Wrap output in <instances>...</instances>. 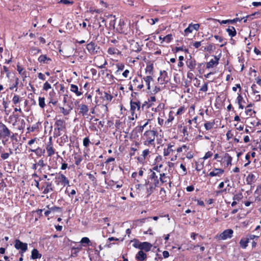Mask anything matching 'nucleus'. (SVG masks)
<instances>
[{
  "mask_svg": "<svg viewBox=\"0 0 261 261\" xmlns=\"http://www.w3.org/2000/svg\"><path fill=\"white\" fill-rule=\"evenodd\" d=\"M156 132L152 130H149L146 131L143 135L142 137L144 140L143 144L145 145L149 146L150 145L154 144V140Z\"/></svg>",
  "mask_w": 261,
  "mask_h": 261,
  "instance_id": "1",
  "label": "nucleus"
},
{
  "mask_svg": "<svg viewBox=\"0 0 261 261\" xmlns=\"http://www.w3.org/2000/svg\"><path fill=\"white\" fill-rule=\"evenodd\" d=\"M55 183L57 185H62L64 187L70 186L69 180L61 172H59L55 177Z\"/></svg>",
  "mask_w": 261,
  "mask_h": 261,
  "instance_id": "2",
  "label": "nucleus"
},
{
  "mask_svg": "<svg viewBox=\"0 0 261 261\" xmlns=\"http://www.w3.org/2000/svg\"><path fill=\"white\" fill-rule=\"evenodd\" d=\"M14 247L19 250V253L23 256V253L28 250V244L23 243L19 239H16L15 241Z\"/></svg>",
  "mask_w": 261,
  "mask_h": 261,
  "instance_id": "3",
  "label": "nucleus"
},
{
  "mask_svg": "<svg viewBox=\"0 0 261 261\" xmlns=\"http://www.w3.org/2000/svg\"><path fill=\"white\" fill-rule=\"evenodd\" d=\"M130 112H131V115L132 116H134L135 115V118H137V115L135 114V112L136 110L139 111L141 109V103L140 101L136 100H131L130 101Z\"/></svg>",
  "mask_w": 261,
  "mask_h": 261,
  "instance_id": "4",
  "label": "nucleus"
},
{
  "mask_svg": "<svg viewBox=\"0 0 261 261\" xmlns=\"http://www.w3.org/2000/svg\"><path fill=\"white\" fill-rule=\"evenodd\" d=\"M200 28L199 23L193 24L192 23L189 24L188 28L184 30V35L187 36L189 34L192 33L194 30L198 31Z\"/></svg>",
  "mask_w": 261,
  "mask_h": 261,
  "instance_id": "5",
  "label": "nucleus"
},
{
  "mask_svg": "<svg viewBox=\"0 0 261 261\" xmlns=\"http://www.w3.org/2000/svg\"><path fill=\"white\" fill-rule=\"evenodd\" d=\"M160 76L158 79V81L161 85L166 84L170 80L168 76V73L165 70L160 71Z\"/></svg>",
  "mask_w": 261,
  "mask_h": 261,
  "instance_id": "6",
  "label": "nucleus"
},
{
  "mask_svg": "<svg viewBox=\"0 0 261 261\" xmlns=\"http://www.w3.org/2000/svg\"><path fill=\"white\" fill-rule=\"evenodd\" d=\"M10 135L11 132L7 126L3 123H0V137H9Z\"/></svg>",
  "mask_w": 261,
  "mask_h": 261,
  "instance_id": "7",
  "label": "nucleus"
},
{
  "mask_svg": "<svg viewBox=\"0 0 261 261\" xmlns=\"http://www.w3.org/2000/svg\"><path fill=\"white\" fill-rule=\"evenodd\" d=\"M86 48L90 54L95 55L97 53V49H99V47L95 42L91 41L87 44Z\"/></svg>",
  "mask_w": 261,
  "mask_h": 261,
  "instance_id": "8",
  "label": "nucleus"
},
{
  "mask_svg": "<svg viewBox=\"0 0 261 261\" xmlns=\"http://www.w3.org/2000/svg\"><path fill=\"white\" fill-rule=\"evenodd\" d=\"M233 231L231 229H227L224 230L220 234V238L222 240H225L227 239H230L232 237Z\"/></svg>",
  "mask_w": 261,
  "mask_h": 261,
  "instance_id": "9",
  "label": "nucleus"
},
{
  "mask_svg": "<svg viewBox=\"0 0 261 261\" xmlns=\"http://www.w3.org/2000/svg\"><path fill=\"white\" fill-rule=\"evenodd\" d=\"M46 150L48 156H51L55 153V149L54 148L53 143L51 141V138H49V141L46 146Z\"/></svg>",
  "mask_w": 261,
  "mask_h": 261,
  "instance_id": "10",
  "label": "nucleus"
},
{
  "mask_svg": "<svg viewBox=\"0 0 261 261\" xmlns=\"http://www.w3.org/2000/svg\"><path fill=\"white\" fill-rule=\"evenodd\" d=\"M149 177L152 180L153 184H154L155 186H159L161 185V184H160V181L158 175L155 172L152 171L151 169H150V174L149 175Z\"/></svg>",
  "mask_w": 261,
  "mask_h": 261,
  "instance_id": "11",
  "label": "nucleus"
},
{
  "mask_svg": "<svg viewBox=\"0 0 261 261\" xmlns=\"http://www.w3.org/2000/svg\"><path fill=\"white\" fill-rule=\"evenodd\" d=\"M224 172V170L221 168H214V169L211 171L208 174V176L210 177L214 176H220L223 174Z\"/></svg>",
  "mask_w": 261,
  "mask_h": 261,
  "instance_id": "12",
  "label": "nucleus"
},
{
  "mask_svg": "<svg viewBox=\"0 0 261 261\" xmlns=\"http://www.w3.org/2000/svg\"><path fill=\"white\" fill-rule=\"evenodd\" d=\"M144 186H146V193L147 194V196H150L153 192L154 190L155 189V187L157 186H155L154 184L151 183L149 184V181H146L145 184Z\"/></svg>",
  "mask_w": 261,
  "mask_h": 261,
  "instance_id": "13",
  "label": "nucleus"
},
{
  "mask_svg": "<svg viewBox=\"0 0 261 261\" xmlns=\"http://www.w3.org/2000/svg\"><path fill=\"white\" fill-rule=\"evenodd\" d=\"M55 125L57 126V128L59 132L63 131L65 128V121L63 120H57Z\"/></svg>",
  "mask_w": 261,
  "mask_h": 261,
  "instance_id": "14",
  "label": "nucleus"
},
{
  "mask_svg": "<svg viewBox=\"0 0 261 261\" xmlns=\"http://www.w3.org/2000/svg\"><path fill=\"white\" fill-rule=\"evenodd\" d=\"M80 243L82 244L83 247H86L90 245L92 246V247H95L96 245V243H92L88 237L82 238Z\"/></svg>",
  "mask_w": 261,
  "mask_h": 261,
  "instance_id": "15",
  "label": "nucleus"
},
{
  "mask_svg": "<svg viewBox=\"0 0 261 261\" xmlns=\"http://www.w3.org/2000/svg\"><path fill=\"white\" fill-rule=\"evenodd\" d=\"M96 91L98 92L99 94L101 95V97L104 100H106L108 102H110L113 98L112 95L107 92H104L103 93L100 92L99 89L97 90Z\"/></svg>",
  "mask_w": 261,
  "mask_h": 261,
  "instance_id": "16",
  "label": "nucleus"
},
{
  "mask_svg": "<svg viewBox=\"0 0 261 261\" xmlns=\"http://www.w3.org/2000/svg\"><path fill=\"white\" fill-rule=\"evenodd\" d=\"M80 108V114H82L83 116H87L88 112L89 111V108L88 106L85 104H81L79 105Z\"/></svg>",
  "mask_w": 261,
  "mask_h": 261,
  "instance_id": "17",
  "label": "nucleus"
},
{
  "mask_svg": "<svg viewBox=\"0 0 261 261\" xmlns=\"http://www.w3.org/2000/svg\"><path fill=\"white\" fill-rule=\"evenodd\" d=\"M219 63V58L215 56L214 59H211L206 64V68H210L213 67L214 66L217 65Z\"/></svg>",
  "mask_w": 261,
  "mask_h": 261,
  "instance_id": "18",
  "label": "nucleus"
},
{
  "mask_svg": "<svg viewBox=\"0 0 261 261\" xmlns=\"http://www.w3.org/2000/svg\"><path fill=\"white\" fill-rule=\"evenodd\" d=\"M187 65L190 70L192 71H194L196 66V61L194 59H189L187 61Z\"/></svg>",
  "mask_w": 261,
  "mask_h": 261,
  "instance_id": "19",
  "label": "nucleus"
},
{
  "mask_svg": "<svg viewBox=\"0 0 261 261\" xmlns=\"http://www.w3.org/2000/svg\"><path fill=\"white\" fill-rule=\"evenodd\" d=\"M125 25V23L123 20L120 19L119 21L118 25L117 28V31L119 33H125V31L124 30V26Z\"/></svg>",
  "mask_w": 261,
  "mask_h": 261,
  "instance_id": "20",
  "label": "nucleus"
},
{
  "mask_svg": "<svg viewBox=\"0 0 261 261\" xmlns=\"http://www.w3.org/2000/svg\"><path fill=\"white\" fill-rule=\"evenodd\" d=\"M150 151L148 149H145L143 151L142 154L140 156H139L137 159L138 161L139 162H144L147 155L149 154Z\"/></svg>",
  "mask_w": 261,
  "mask_h": 261,
  "instance_id": "21",
  "label": "nucleus"
},
{
  "mask_svg": "<svg viewBox=\"0 0 261 261\" xmlns=\"http://www.w3.org/2000/svg\"><path fill=\"white\" fill-rule=\"evenodd\" d=\"M45 187H44V189L43 191V193L44 194H47L50 192H52L53 189V187L52 183L50 182H46L45 183Z\"/></svg>",
  "mask_w": 261,
  "mask_h": 261,
  "instance_id": "22",
  "label": "nucleus"
},
{
  "mask_svg": "<svg viewBox=\"0 0 261 261\" xmlns=\"http://www.w3.org/2000/svg\"><path fill=\"white\" fill-rule=\"evenodd\" d=\"M252 106L253 105L252 103H250L245 108V113L247 116L252 117L253 115L255 114V111L252 110L251 109Z\"/></svg>",
  "mask_w": 261,
  "mask_h": 261,
  "instance_id": "23",
  "label": "nucleus"
},
{
  "mask_svg": "<svg viewBox=\"0 0 261 261\" xmlns=\"http://www.w3.org/2000/svg\"><path fill=\"white\" fill-rule=\"evenodd\" d=\"M17 70L19 74L22 76L23 78V80H24V79L27 77V72L24 70V69L21 66L17 65Z\"/></svg>",
  "mask_w": 261,
  "mask_h": 261,
  "instance_id": "24",
  "label": "nucleus"
},
{
  "mask_svg": "<svg viewBox=\"0 0 261 261\" xmlns=\"http://www.w3.org/2000/svg\"><path fill=\"white\" fill-rule=\"evenodd\" d=\"M147 255L143 251L140 250L136 255V258L138 260L143 261L146 259Z\"/></svg>",
  "mask_w": 261,
  "mask_h": 261,
  "instance_id": "25",
  "label": "nucleus"
},
{
  "mask_svg": "<svg viewBox=\"0 0 261 261\" xmlns=\"http://www.w3.org/2000/svg\"><path fill=\"white\" fill-rule=\"evenodd\" d=\"M224 162H226L227 166L232 165V158L228 153H225L223 156Z\"/></svg>",
  "mask_w": 261,
  "mask_h": 261,
  "instance_id": "26",
  "label": "nucleus"
},
{
  "mask_svg": "<svg viewBox=\"0 0 261 261\" xmlns=\"http://www.w3.org/2000/svg\"><path fill=\"white\" fill-rule=\"evenodd\" d=\"M152 245L147 242H144L142 243V246L141 250L143 251L144 250L146 252H148L150 250Z\"/></svg>",
  "mask_w": 261,
  "mask_h": 261,
  "instance_id": "27",
  "label": "nucleus"
},
{
  "mask_svg": "<svg viewBox=\"0 0 261 261\" xmlns=\"http://www.w3.org/2000/svg\"><path fill=\"white\" fill-rule=\"evenodd\" d=\"M41 256V254L39 253V251L37 249L34 248L32 250L31 256V259H36L37 258H40Z\"/></svg>",
  "mask_w": 261,
  "mask_h": 261,
  "instance_id": "28",
  "label": "nucleus"
},
{
  "mask_svg": "<svg viewBox=\"0 0 261 261\" xmlns=\"http://www.w3.org/2000/svg\"><path fill=\"white\" fill-rule=\"evenodd\" d=\"M96 20L97 21L99 28H102L101 30H103L104 27H107L106 21L105 19L102 17H100L99 18H97Z\"/></svg>",
  "mask_w": 261,
  "mask_h": 261,
  "instance_id": "29",
  "label": "nucleus"
},
{
  "mask_svg": "<svg viewBox=\"0 0 261 261\" xmlns=\"http://www.w3.org/2000/svg\"><path fill=\"white\" fill-rule=\"evenodd\" d=\"M237 101L239 105V109H243L244 108L243 103H245V101L241 94H238V96L237 98Z\"/></svg>",
  "mask_w": 261,
  "mask_h": 261,
  "instance_id": "30",
  "label": "nucleus"
},
{
  "mask_svg": "<svg viewBox=\"0 0 261 261\" xmlns=\"http://www.w3.org/2000/svg\"><path fill=\"white\" fill-rule=\"evenodd\" d=\"M70 91L74 93L77 96H81L82 94V92L79 91L78 87L74 84L70 85Z\"/></svg>",
  "mask_w": 261,
  "mask_h": 261,
  "instance_id": "31",
  "label": "nucleus"
},
{
  "mask_svg": "<svg viewBox=\"0 0 261 261\" xmlns=\"http://www.w3.org/2000/svg\"><path fill=\"white\" fill-rule=\"evenodd\" d=\"M107 52L110 55H118L120 54V51L117 48L113 47H109Z\"/></svg>",
  "mask_w": 261,
  "mask_h": 261,
  "instance_id": "32",
  "label": "nucleus"
},
{
  "mask_svg": "<svg viewBox=\"0 0 261 261\" xmlns=\"http://www.w3.org/2000/svg\"><path fill=\"white\" fill-rule=\"evenodd\" d=\"M226 32L228 33V35L231 37H234L237 34L236 30L232 26H229L226 29Z\"/></svg>",
  "mask_w": 261,
  "mask_h": 261,
  "instance_id": "33",
  "label": "nucleus"
},
{
  "mask_svg": "<svg viewBox=\"0 0 261 261\" xmlns=\"http://www.w3.org/2000/svg\"><path fill=\"white\" fill-rule=\"evenodd\" d=\"M160 177L159 181L161 182V184L167 182L168 179H170V176H167V174L165 173H160Z\"/></svg>",
  "mask_w": 261,
  "mask_h": 261,
  "instance_id": "34",
  "label": "nucleus"
},
{
  "mask_svg": "<svg viewBox=\"0 0 261 261\" xmlns=\"http://www.w3.org/2000/svg\"><path fill=\"white\" fill-rule=\"evenodd\" d=\"M38 61L40 63H47L48 61H50L51 59L49 58H48L45 55H42L39 56L38 59Z\"/></svg>",
  "mask_w": 261,
  "mask_h": 261,
  "instance_id": "35",
  "label": "nucleus"
},
{
  "mask_svg": "<svg viewBox=\"0 0 261 261\" xmlns=\"http://www.w3.org/2000/svg\"><path fill=\"white\" fill-rule=\"evenodd\" d=\"M30 151L35 153L38 156H41L44 153L45 150H42L41 148L38 147L35 149H30Z\"/></svg>",
  "mask_w": 261,
  "mask_h": 261,
  "instance_id": "36",
  "label": "nucleus"
},
{
  "mask_svg": "<svg viewBox=\"0 0 261 261\" xmlns=\"http://www.w3.org/2000/svg\"><path fill=\"white\" fill-rule=\"evenodd\" d=\"M153 64H151L149 65H147L145 68V73L147 74V75L152 76L153 74Z\"/></svg>",
  "mask_w": 261,
  "mask_h": 261,
  "instance_id": "37",
  "label": "nucleus"
},
{
  "mask_svg": "<svg viewBox=\"0 0 261 261\" xmlns=\"http://www.w3.org/2000/svg\"><path fill=\"white\" fill-rule=\"evenodd\" d=\"M173 146V145L171 144H169L167 148L164 149L163 154L164 156H168L171 152L173 151V150L172 149Z\"/></svg>",
  "mask_w": 261,
  "mask_h": 261,
  "instance_id": "38",
  "label": "nucleus"
},
{
  "mask_svg": "<svg viewBox=\"0 0 261 261\" xmlns=\"http://www.w3.org/2000/svg\"><path fill=\"white\" fill-rule=\"evenodd\" d=\"M255 180V176L250 173L248 175L246 178V181L248 185H251Z\"/></svg>",
  "mask_w": 261,
  "mask_h": 261,
  "instance_id": "39",
  "label": "nucleus"
},
{
  "mask_svg": "<svg viewBox=\"0 0 261 261\" xmlns=\"http://www.w3.org/2000/svg\"><path fill=\"white\" fill-rule=\"evenodd\" d=\"M143 79L146 83V84L147 86V89L149 90L150 89V82L153 80L152 76L150 75H147L146 76L144 77Z\"/></svg>",
  "mask_w": 261,
  "mask_h": 261,
  "instance_id": "40",
  "label": "nucleus"
},
{
  "mask_svg": "<svg viewBox=\"0 0 261 261\" xmlns=\"http://www.w3.org/2000/svg\"><path fill=\"white\" fill-rule=\"evenodd\" d=\"M248 243V239H242L240 241V245L241 248L245 249L247 247Z\"/></svg>",
  "mask_w": 261,
  "mask_h": 261,
  "instance_id": "41",
  "label": "nucleus"
},
{
  "mask_svg": "<svg viewBox=\"0 0 261 261\" xmlns=\"http://www.w3.org/2000/svg\"><path fill=\"white\" fill-rule=\"evenodd\" d=\"M40 124V122H38L37 123L33 124L31 127H28L27 129L29 132H33L39 128V126Z\"/></svg>",
  "mask_w": 261,
  "mask_h": 261,
  "instance_id": "42",
  "label": "nucleus"
},
{
  "mask_svg": "<svg viewBox=\"0 0 261 261\" xmlns=\"http://www.w3.org/2000/svg\"><path fill=\"white\" fill-rule=\"evenodd\" d=\"M215 125V121L206 122L204 123V126L206 130H209L211 129Z\"/></svg>",
  "mask_w": 261,
  "mask_h": 261,
  "instance_id": "43",
  "label": "nucleus"
},
{
  "mask_svg": "<svg viewBox=\"0 0 261 261\" xmlns=\"http://www.w3.org/2000/svg\"><path fill=\"white\" fill-rule=\"evenodd\" d=\"M18 83H19V79H18V77H15V78L14 83L12 85L10 86V87L9 88L11 90H12L14 88H16L15 91H16L17 90V86H18Z\"/></svg>",
  "mask_w": 261,
  "mask_h": 261,
  "instance_id": "44",
  "label": "nucleus"
},
{
  "mask_svg": "<svg viewBox=\"0 0 261 261\" xmlns=\"http://www.w3.org/2000/svg\"><path fill=\"white\" fill-rule=\"evenodd\" d=\"M38 102L39 107L42 109H44L45 106V98L43 97H39Z\"/></svg>",
  "mask_w": 261,
  "mask_h": 261,
  "instance_id": "45",
  "label": "nucleus"
},
{
  "mask_svg": "<svg viewBox=\"0 0 261 261\" xmlns=\"http://www.w3.org/2000/svg\"><path fill=\"white\" fill-rule=\"evenodd\" d=\"M173 40V37L172 34H168L163 38V41H165L166 43H170Z\"/></svg>",
  "mask_w": 261,
  "mask_h": 261,
  "instance_id": "46",
  "label": "nucleus"
},
{
  "mask_svg": "<svg viewBox=\"0 0 261 261\" xmlns=\"http://www.w3.org/2000/svg\"><path fill=\"white\" fill-rule=\"evenodd\" d=\"M20 98L19 97V96L16 94H15L12 98V102L15 105H17L20 101Z\"/></svg>",
  "mask_w": 261,
  "mask_h": 261,
  "instance_id": "47",
  "label": "nucleus"
},
{
  "mask_svg": "<svg viewBox=\"0 0 261 261\" xmlns=\"http://www.w3.org/2000/svg\"><path fill=\"white\" fill-rule=\"evenodd\" d=\"M91 144V141L88 137H85L83 139V145L85 147L88 148L90 144Z\"/></svg>",
  "mask_w": 261,
  "mask_h": 261,
  "instance_id": "48",
  "label": "nucleus"
},
{
  "mask_svg": "<svg viewBox=\"0 0 261 261\" xmlns=\"http://www.w3.org/2000/svg\"><path fill=\"white\" fill-rule=\"evenodd\" d=\"M150 121V119H147L145 123L142 125L138 126V132H142L144 129V128L148 124L149 122Z\"/></svg>",
  "mask_w": 261,
  "mask_h": 261,
  "instance_id": "49",
  "label": "nucleus"
},
{
  "mask_svg": "<svg viewBox=\"0 0 261 261\" xmlns=\"http://www.w3.org/2000/svg\"><path fill=\"white\" fill-rule=\"evenodd\" d=\"M116 66L117 68V70L115 72L116 74H117L118 72L120 71H122L124 70L125 67L124 64L123 63H118L116 65Z\"/></svg>",
  "mask_w": 261,
  "mask_h": 261,
  "instance_id": "50",
  "label": "nucleus"
},
{
  "mask_svg": "<svg viewBox=\"0 0 261 261\" xmlns=\"http://www.w3.org/2000/svg\"><path fill=\"white\" fill-rule=\"evenodd\" d=\"M133 82L134 83V85L135 86H137V88L138 90H141L144 87V85L142 83V81L141 82V83L140 84H138L137 85L136 83L138 82V80L137 78H135L133 80Z\"/></svg>",
  "mask_w": 261,
  "mask_h": 261,
  "instance_id": "51",
  "label": "nucleus"
},
{
  "mask_svg": "<svg viewBox=\"0 0 261 261\" xmlns=\"http://www.w3.org/2000/svg\"><path fill=\"white\" fill-rule=\"evenodd\" d=\"M260 15V13L259 12H256L252 14L248 15L246 16V18H248V19L249 20H251L253 19L254 16H257L256 17H258Z\"/></svg>",
  "mask_w": 261,
  "mask_h": 261,
  "instance_id": "52",
  "label": "nucleus"
},
{
  "mask_svg": "<svg viewBox=\"0 0 261 261\" xmlns=\"http://www.w3.org/2000/svg\"><path fill=\"white\" fill-rule=\"evenodd\" d=\"M10 153H3L1 154V158L3 160H6L7 159L10 154H11L13 152L11 149H9Z\"/></svg>",
  "mask_w": 261,
  "mask_h": 261,
  "instance_id": "53",
  "label": "nucleus"
},
{
  "mask_svg": "<svg viewBox=\"0 0 261 261\" xmlns=\"http://www.w3.org/2000/svg\"><path fill=\"white\" fill-rule=\"evenodd\" d=\"M243 198L242 193H240L239 194H235L233 197V200L236 201H240Z\"/></svg>",
  "mask_w": 261,
  "mask_h": 261,
  "instance_id": "54",
  "label": "nucleus"
},
{
  "mask_svg": "<svg viewBox=\"0 0 261 261\" xmlns=\"http://www.w3.org/2000/svg\"><path fill=\"white\" fill-rule=\"evenodd\" d=\"M251 89L254 94L258 93L259 92V90L260 88H258L256 84H253L251 86Z\"/></svg>",
  "mask_w": 261,
  "mask_h": 261,
  "instance_id": "55",
  "label": "nucleus"
},
{
  "mask_svg": "<svg viewBox=\"0 0 261 261\" xmlns=\"http://www.w3.org/2000/svg\"><path fill=\"white\" fill-rule=\"evenodd\" d=\"M172 114H173V112L170 111V112L169 113L168 118L167 120L165 122V124H168L170 122H172L174 120V116H173Z\"/></svg>",
  "mask_w": 261,
  "mask_h": 261,
  "instance_id": "56",
  "label": "nucleus"
},
{
  "mask_svg": "<svg viewBox=\"0 0 261 261\" xmlns=\"http://www.w3.org/2000/svg\"><path fill=\"white\" fill-rule=\"evenodd\" d=\"M189 149V147L186 145H183L182 146L178 147L176 151L177 152H180L182 151L183 150H185L187 151Z\"/></svg>",
  "mask_w": 261,
  "mask_h": 261,
  "instance_id": "57",
  "label": "nucleus"
},
{
  "mask_svg": "<svg viewBox=\"0 0 261 261\" xmlns=\"http://www.w3.org/2000/svg\"><path fill=\"white\" fill-rule=\"evenodd\" d=\"M31 53L33 55H36L38 54L41 51V50L36 47H33L31 49Z\"/></svg>",
  "mask_w": 261,
  "mask_h": 261,
  "instance_id": "58",
  "label": "nucleus"
},
{
  "mask_svg": "<svg viewBox=\"0 0 261 261\" xmlns=\"http://www.w3.org/2000/svg\"><path fill=\"white\" fill-rule=\"evenodd\" d=\"M73 3V1L69 0H60L59 2V3L64 4L66 5H72Z\"/></svg>",
  "mask_w": 261,
  "mask_h": 261,
  "instance_id": "59",
  "label": "nucleus"
},
{
  "mask_svg": "<svg viewBox=\"0 0 261 261\" xmlns=\"http://www.w3.org/2000/svg\"><path fill=\"white\" fill-rule=\"evenodd\" d=\"M51 88V85L48 82H46L43 86V89L45 91H47Z\"/></svg>",
  "mask_w": 261,
  "mask_h": 261,
  "instance_id": "60",
  "label": "nucleus"
},
{
  "mask_svg": "<svg viewBox=\"0 0 261 261\" xmlns=\"http://www.w3.org/2000/svg\"><path fill=\"white\" fill-rule=\"evenodd\" d=\"M38 166H40L41 168L45 167L46 165V164L44 163V161L43 159H40L37 163Z\"/></svg>",
  "mask_w": 261,
  "mask_h": 261,
  "instance_id": "61",
  "label": "nucleus"
},
{
  "mask_svg": "<svg viewBox=\"0 0 261 261\" xmlns=\"http://www.w3.org/2000/svg\"><path fill=\"white\" fill-rule=\"evenodd\" d=\"M142 242H140L139 241H136L134 244H133V246L136 248H138V249H139L141 250V246H142Z\"/></svg>",
  "mask_w": 261,
  "mask_h": 261,
  "instance_id": "62",
  "label": "nucleus"
},
{
  "mask_svg": "<svg viewBox=\"0 0 261 261\" xmlns=\"http://www.w3.org/2000/svg\"><path fill=\"white\" fill-rule=\"evenodd\" d=\"M185 111V109L184 107H180L177 110V111L176 112L177 115H181Z\"/></svg>",
  "mask_w": 261,
  "mask_h": 261,
  "instance_id": "63",
  "label": "nucleus"
},
{
  "mask_svg": "<svg viewBox=\"0 0 261 261\" xmlns=\"http://www.w3.org/2000/svg\"><path fill=\"white\" fill-rule=\"evenodd\" d=\"M226 136L227 140L228 141L233 137V135L231 133V130H228L227 131V132L226 133Z\"/></svg>",
  "mask_w": 261,
  "mask_h": 261,
  "instance_id": "64",
  "label": "nucleus"
}]
</instances>
